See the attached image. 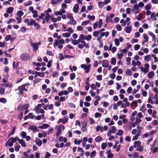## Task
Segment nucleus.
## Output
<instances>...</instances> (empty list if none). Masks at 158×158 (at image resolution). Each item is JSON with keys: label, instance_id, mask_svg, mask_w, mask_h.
<instances>
[{"label": "nucleus", "instance_id": "obj_1", "mask_svg": "<svg viewBox=\"0 0 158 158\" xmlns=\"http://www.w3.org/2000/svg\"><path fill=\"white\" fill-rule=\"evenodd\" d=\"M18 139V137L17 136L15 138L11 137L8 140L6 143V146L9 148L12 147L13 143H15L16 141Z\"/></svg>", "mask_w": 158, "mask_h": 158}, {"label": "nucleus", "instance_id": "obj_2", "mask_svg": "<svg viewBox=\"0 0 158 158\" xmlns=\"http://www.w3.org/2000/svg\"><path fill=\"white\" fill-rule=\"evenodd\" d=\"M133 147L136 148V150L138 151L142 152L143 150V147L141 145V142L139 140L134 142Z\"/></svg>", "mask_w": 158, "mask_h": 158}, {"label": "nucleus", "instance_id": "obj_3", "mask_svg": "<svg viewBox=\"0 0 158 158\" xmlns=\"http://www.w3.org/2000/svg\"><path fill=\"white\" fill-rule=\"evenodd\" d=\"M142 127L139 126H138L137 127V133L132 138L133 140H136L138 139V137L140 136L142 132Z\"/></svg>", "mask_w": 158, "mask_h": 158}, {"label": "nucleus", "instance_id": "obj_4", "mask_svg": "<svg viewBox=\"0 0 158 158\" xmlns=\"http://www.w3.org/2000/svg\"><path fill=\"white\" fill-rule=\"evenodd\" d=\"M30 45L32 47L33 50L35 52H36L39 48V46L41 45V43L40 42H32L31 41L30 42Z\"/></svg>", "mask_w": 158, "mask_h": 158}, {"label": "nucleus", "instance_id": "obj_5", "mask_svg": "<svg viewBox=\"0 0 158 158\" xmlns=\"http://www.w3.org/2000/svg\"><path fill=\"white\" fill-rule=\"evenodd\" d=\"M91 66L90 64L86 65L85 64H82L81 65V67L84 69L86 73H87L90 71Z\"/></svg>", "mask_w": 158, "mask_h": 158}, {"label": "nucleus", "instance_id": "obj_6", "mask_svg": "<svg viewBox=\"0 0 158 158\" xmlns=\"http://www.w3.org/2000/svg\"><path fill=\"white\" fill-rule=\"evenodd\" d=\"M103 24L102 19H101L99 20L98 22H96L93 24L94 29H96L98 27V28H100Z\"/></svg>", "mask_w": 158, "mask_h": 158}, {"label": "nucleus", "instance_id": "obj_7", "mask_svg": "<svg viewBox=\"0 0 158 158\" xmlns=\"http://www.w3.org/2000/svg\"><path fill=\"white\" fill-rule=\"evenodd\" d=\"M116 128L115 126H111L107 132V136H109L112 133L114 134L116 132Z\"/></svg>", "mask_w": 158, "mask_h": 158}, {"label": "nucleus", "instance_id": "obj_8", "mask_svg": "<svg viewBox=\"0 0 158 158\" xmlns=\"http://www.w3.org/2000/svg\"><path fill=\"white\" fill-rule=\"evenodd\" d=\"M33 25L35 27L36 29H40V25H39L33 19H30V26Z\"/></svg>", "mask_w": 158, "mask_h": 158}, {"label": "nucleus", "instance_id": "obj_9", "mask_svg": "<svg viewBox=\"0 0 158 158\" xmlns=\"http://www.w3.org/2000/svg\"><path fill=\"white\" fill-rule=\"evenodd\" d=\"M144 67H140V69L141 71L145 73H146L149 72L148 69L149 67V65L148 63H146L144 64Z\"/></svg>", "mask_w": 158, "mask_h": 158}, {"label": "nucleus", "instance_id": "obj_10", "mask_svg": "<svg viewBox=\"0 0 158 158\" xmlns=\"http://www.w3.org/2000/svg\"><path fill=\"white\" fill-rule=\"evenodd\" d=\"M21 60L27 61L30 59V56L28 54L23 53L20 56Z\"/></svg>", "mask_w": 158, "mask_h": 158}, {"label": "nucleus", "instance_id": "obj_11", "mask_svg": "<svg viewBox=\"0 0 158 158\" xmlns=\"http://www.w3.org/2000/svg\"><path fill=\"white\" fill-rule=\"evenodd\" d=\"M69 118L67 116L64 117L63 118H60L57 122V123L59 124L60 123L63 124H65L68 122Z\"/></svg>", "mask_w": 158, "mask_h": 158}, {"label": "nucleus", "instance_id": "obj_12", "mask_svg": "<svg viewBox=\"0 0 158 158\" xmlns=\"http://www.w3.org/2000/svg\"><path fill=\"white\" fill-rule=\"evenodd\" d=\"M26 85H23L18 87V89L19 91V95H22L23 94V92L27 91V89L25 88Z\"/></svg>", "mask_w": 158, "mask_h": 158}, {"label": "nucleus", "instance_id": "obj_13", "mask_svg": "<svg viewBox=\"0 0 158 158\" xmlns=\"http://www.w3.org/2000/svg\"><path fill=\"white\" fill-rule=\"evenodd\" d=\"M102 65L104 68H108L109 65V61L108 60H104L102 61Z\"/></svg>", "mask_w": 158, "mask_h": 158}, {"label": "nucleus", "instance_id": "obj_14", "mask_svg": "<svg viewBox=\"0 0 158 158\" xmlns=\"http://www.w3.org/2000/svg\"><path fill=\"white\" fill-rule=\"evenodd\" d=\"M65 41L63 39H61L59 40H56L53 43V45L54 47H56L58 44H63L64 43Z\"/></svg>", "mask_w": 158, "mask_h": 158}, {"label": "nucleus", "instance_id": "obj_15", "mask_svg": "<svg viewBox=\"0 0 158 158\" xmlns=\"http://www.w3.org/2000/svg\"><path fill=\"white\" fill-rule=\"evenodd\" d=\"M125 31L127 33L130 34L132 31V27L131 26H127L124 28Z\"/></svg>", "mask_w": 158, "mask_h": 158}, {"label": "nucleus", "instance_id": "obj_16", "mask_svg": "<svg viewBox=\"0 0 158 158\" xmlns=\"http://www.w3.org/2000/svg\"><path fill=\"white\" fill-rule=\"evenodd\" d=\"M35 77H36L38 76L43 77H44L45 75L43 73H40L36 71L35 72Z\"/></svg>", "mask_w": 158, "mask_h": 158}, {"label": "nucleus", "instance_id": "obj_17", "mask_svg": "<svg viewBox=\"0 0 158 158\" xmlns=\"http://www.w3.org/2000/svg\"><path fill=\"white\" fill-rule=\"evenodd\" d=\"M77 151L79 152V155L81 156H83L84 155V151L83 149L81 148H77Z\"/></svg>", "mask_w": 158, "mask_h": 158}, {"label": "nucleus", "instance_id": "obj_18", "mask_svg": "<svg viewBox=\"0 0 158 158\" xmlns=\"http://www.w3.org/2000/svg\"><path fill=\"white\" fill-rule=\"evenodd\" d=\"M55 129L57 130V132L56 133V136L57 137L59 136L61 133V130L58 127V125H56L55 126Z\"/></svg>", "mask_w": 158, "mask_h": 158}, {"label": "nucleus", "instance_id": "obj_19", "mask_svg": "<svg viewBox=\"0 0 158 158\" xmlns=\"http://www.w3.org/2000/svg\"><path fill=\"white\" fill-rule=\"evenodd\" d=\"M49 125L48 124H43L41 126H39L38 127L40 129H45L49 127Z\"/></svg>", "mask_w": 158, "mask_h": 158}, {"label": "nucleus", "instance_id": "obj_20", "mask_svg": "<svg viewBox=\"0 0 158 158\" xmlns=\"http://www.w3.org/2000/svg\"><path fill=\"white\" fill-rule=\"evenodd\" d=\"M44 13L45 14V19H46V21L48 22L49 21L51 16L48 13H47L46 11H44Z\"/></svg>", "mask_w": 158, "mask_h": 158}, {"label": "nucleus", "instance_id": "obj_21", "mask_svg": "<svg viewBox=\"0 0 158 158\" xmlns=\"http://www.w3.org/2000/svg\"><path fill=\"white\" fill-rule=\"evenodd\" d=\"M148 33L149 35L151 36L152 38V40L155 42L156 41V38L155 35L151 31H149Z\"/></svg>", "mask_w": 158, "mask_h": 158}, {"label": "nucleus", "instance_id": "obj_22", "mask_svg": "<svg viewBox=\"0 0 158 158\" xmlns=\"http://www.w3.org/2000/svg\"><path fill=\"white\" fill-rule=\"evenodd\" d=\"M69 94V92L67 90H64V91H60L58 93V95L59 96H61L63 95H67Z\"/></svg>", "mask_w": 158, "mask_h": 158}, {"label": "nucleus", "instance_id": "obj_23", "mask_svg": "<svg viewBox=\"0 0 158 158\" xmlns=\"http://www.w3.org/2000/svg\"><path fill=\"white\" fill-rule=\"evenodd\" d=\"M17 140H18V142L22 146L24 147H26V145L23 139H19L18 138V139H17Z\"/></svg>", "mask_w": 158, "mask_h": 158}, {"label": "nucleus", "instance_id": "obj_24", "mask_svg": "<svg viewBox=\"0 0 158 158\" xmlns=\"http://www.w3.org/2000/svg\"><path fill=\"white\" fill-rule=\"evenodd\" d=\"M139 8L137 4H136L134 6V8L135 10V14H137L140 11V10L139 9Z\"/></svg>", "mask_w": 158, "mask_h": 158}, {"label": "nucleus", "instance_id": "obj_25", "mask_svg": "<svg viewBox=\"0 0 158 158\" xmlns=\"http://www.w3.org/2000/svg\"><path fill=\"white\" fill-rule=\"evenodd\" d=\"M79 8V5L78 4H75L73 7V11L75 13H77L78 11V9Z\"/></svg>", "mask_w": 158, "mask_h": 158}, {"label": "nucleus", "instance_id": "obj_26", "mask_svg": "<svg viewBox=\"0 0 158 158\" xmlns=\"http://www.w3.org/2000/svg\"><path fill=\"white\" fill-rule=\"evenodd\" d=\"M29 129L31 130H34L35 131H38L39 129L37 128L34 125H31L30 126Z\"/></svg>", "mask_w": 158, "mask_h": 158}, {"label": "nucleus", "instance_id": "obj_27", "mask_svg": "<svg viewBox=\"0 0 158 158\" xmlns=\"http://www.w3.org/2000/svg\"><path fill=\"white\" fill-rule=\"evenodd\" d=\"M36 144L38 146H40L42 144L41 141L39 139L37 138L35 140Z\"/></svg>", "mask_w": 158, "mask_h": 158}, {"label": "nucleus", "instance_id": "obj_28", "mask_svg": "<svg viewBox=\"0 0 158 158\" xmlns=\"http://www.w3.org/2000/svg\"><path fill=\"white\" fill-rule=\"evenodd\" d=\"M107 158H113V157L114 155L112 153L110 152V150H109L107 152Z\"/></svg>", "mask_w": 158, "mask_h": 158}, {"label": "nucleus", "instance_id": "obj_29", "mask_svg": "<svg viewBox=\"0 0 158 158\" xmlns=\"http://www.w3.org/2000/svg\"><path fill=\"white\" fill-rule=\"evenodd\" d=\"M152 57V55H148L144 56V60L145 61L148 62L150 60Z\"/></svg>", "mask_w": 158, "mask_h": 158}, {"label": "nucleus", "instance_id": "obj_30", "mask_svg": "<svg viewBox=\"0 0 158 158\" xmlns=\"http://www.w3.org/2000/svg\"><path fill=\"white\" fill-rule=\"evenodd\" d=\"M109 35V32L108 31L106 32H101L100 35L101 37L105 36L106 37H107Z\"/></svg>", "mask_w": 158, "mask_h": 158}, {"label": "nucleus", "instance_id": "obj_31", "mask_svg": "<svg viewBox=\"0 0 158 158\" xmlns=\"http://www.w3.org/2000/svg\"><path fill=\"white\" fill-rule=\"evenodd\" d=\"M154 73L153 71H151L149 72L148 74V77L149 79H151L154 77Z\"/></svg>", "mask_w": 158, "mask_h": 158}, {"label": "nucleus", "instance_id": "obj_32", "mask_svg": "<svg viewBox=\"0 0 158 158\" xmlns=\"http://www.w3.org/2000/svg\"><path fill=\"white\" fill-rule=\"evenodd\" d=\"M32 13L33 14L32 15V17L33 18H35L37 17L38 16V11L36 10H34V11H32Z\"/></svg>", "mask_w": 158, "mask_h": 158}, {"label": "nucleus", "instance_id": "obj_33", "mask_svg": "<svg viewBox=\"0 0 158 158\" xmlns=\"http://www.w3.org/2000/svg\"><path fill=\"white\" fill-rule=\"evenodd\" d=\"M14 10V8L12 7H8L6 10V12L9 14L12 13Z\"/></svg>", "mask_w": 158, "mask_h": 158}, {"label": "nucleus", "instance_id": "obj_34", "mask_svg": "<svg viewBox=\"0 0 158 158\" xmlns=\"http://www.w3.org/2000/svg\"><path fill=\"white\" fill-rule=\"evenodd\" d=\"M152 96L150 95L149 98L147 102L148 103H150L152 105H153L154 103V102L152 101Z\"/></svg>", "mask_w": 158, "mask_h": 158}, {"label": "nucleus", "instance_id": "obj_35", "mask_svg": "<svg viewBox=\"0 0 158 158\" xmlns=\"http://www.w3.org/2000/svg\"><path fill=\"white\" fill-rule=\"evenodd\" d=\"M3 86L5 87L11 88L12 87V85L11 83L7 82V83L4 84Z\"/></svg>", "mask_w": 158, "mask_h": 158}, {"label": "nucleus", "instance_id": "obj_36", "mask_svg": "<svg viewBox=\"0 0 158 158\" xmlns=\"http://www.w3.org/2000/svg\"><path fill=\"white\" fill-rule=\"evenodd\" d=\"M71 35L70 33L69 32L63 33L62 34V36L64 37L69 38Z\"/></svg>", "mask_w": 158, "mask_h": 158}, {"label": "nucleus", "instance_id": "obj_37", "mask_svg": "<svg viewBox=\"0 0 158 158\" xmlns=\"http://www.w3.org/2000/svg\"><path fill=\"white\" fill-rule=\"evenodd\" d=\"M44 103H42L41 104H38L37 105V106L35 108L34 110H35V111H36L37 112V111L38 112L37 110L40 109L42 105H44Z\"/></svg>", "mask_w": 158, "mask_h": 158}, {"label": "nucleus", "instance_id": "obj_38", "mask_svg": "<svg viewBox=\"0 0 158 158\" xmlns=\"http://www.w3.org/2000/svg\"><path fill=\"white\" fill-rule=\"evenodd\" d=\"M116 59L115 58L113 57L111 58L110 60L111 64L112 65H114L116 63Z\"/></svg>", "mask_w": 158, "mask_h": 158}, {"label": "nucleus", "instance_id": "obj_39", "mask_svg": "<svg viewBox=\"0 0 158 158\" xmlns=\"http://www.w3.org/2000/svg\"><path fill=\"white\" fill-rule=\"evenodd\" d=\"M152 6V4L151 3H149L147 4L146 6H145L144 7V9L145 10H149L151 7Z\"/></svg>", "mask_w": 158, "mask_h": 158}, {"label": "nucleus", "instance_id": "obj_40", "mask_svg": "<svg viewBox=\"0 0 158 158\" xmlns=\"http://www.w3.org/2000/svg\"><path fill=\"white\" fill-rule=\"evenodd\" d=\"M156 13L155 12H152L151 15V19L152 20H155L156 19V18L155 17Z\"/></svg>", "mask_w": 158, "mask_h": 158}, {"label": "nucleus", "instance_id": "obj_41", "mask_svg": "<svg viewBox=\"0 0 158 158\" xmlns=\"http://www.w3.org/2000/svg\"><path fill=\"white\" fill-rule=\"evenodd\" d=\"M126 73L127 76H131L132 75V73L130 69H127L126 71Z\"/></svg>", "mask_w": 158, "mask_h": 158}, {"label": "nucleus", "instance_id": "obj_42", "mask_svg": "<svg viewBox=\"0 0 158 158\" xmlns=\"http://www.w3.org/2000/svg\"><path fill=\"white\" fill-rule=\"evenodd\" d=\"M123 102L126 103V105L127 106V107L129 106L130 103L128 102L127 99V98H125L123 100Z\"/></svg>", "mask_w": 158, "mask_h": 158}, {"label": "nucleus", "instance_id": "obj_43", "mask_svg": "<svg viewBox=\"0 0 158 158\" xmlns=\"http://www.w3.org/2000/svg\"><path fill=\"white\" fill-rule=\"evenodd\" d=\"M37 111L38 112H37L36 111H35V113L37 114H39L40 113L44 114V111L43 109H40L38 110Z\"/></svg>", "mask_w": 158, "mask_h": 158}, {"label": "nucleus", "instance_id": "obj_44", "mask_svg": "<svg viewBox=\"0 0 158 158\" xmlns=\"http://www.w3.org/2000/svg\"><path fill=\"white\" fill-rule=\"evenodd\" d=\"M143 36L144 39V42H148V38L147 35L144 33L143 35Z\"/></svg>", "mask_w": 158, "mask_h": 158}, {"label": "nucleus", "instance_id": "obj_45", "mask_svg": "<svg viewBox=\"0 0 158 158\" xmlns=\"http://www.w3.org/2000/svg\"><path fill=\"white\" fill-rule=\"evenodd\" d=\"M102 140V138L100 136H98L95 139V141L97 142H99Z\"/></svg>", "mask_w": 158, "mask_h": 158}, {"label": "nucleus", "instance_id": "obj_46", "mask_svg": "<svg viewBox=\"0 0 158 158\" xmlns=\"http://www.w3.org/2000/svg\"><path fill=\"white\" fill-rule=\"evenodd\" d=\"M96 154V152L95 150L92 151L90 155V157L91 158H93L95 156Z\"/></svg>", "mask_w": 158, "mask_h": 158}, {"label": "nucleus", "instance_id": "obj_47", "mask_svg": "<svg viewBox=\"0 0 158 158\" xmlns=\"http://www.w3.org/2000/svg\"><path fill=\"white\" fill-rule=\"evenodd\" d=\"M26 135L27 133L25 131H23L21 133V135L22 138L23 139L25 138V137L27 136Z\"/></svg>", "mask_w": 158, "mask_h": 158}, {"label": "nucleus", "instance_id": "obj_48", "mask_svg": "<svg viewBox=\"0 0 158 158\" xmlns=\"http://www.w3.org/2000/svg\"><path fill=\"white\" fill-rule=\"evenodd\" d=\"M24 22L28 26H30V20L28 19H25L24 20Z\"/></svg>", "mask_w": 158, "mask_h": 158}, {"label": "nucleus", "instance_id": "obj_49", "mask_svg": "<svg viewBox=\"0 0 158 158\" xmlns=\"http://www.w3.org/2000/svg\"><path fill=\"white\" fill-rule=\"evenodd\" d=\"M141 120L139 119L137 117L135 119V122L136 125H139L141 122Z\"/></svg>", "mask_w": 158, "mask_h": 158}, {"label": "nucleus", "instance_id": "obj_50", "mask_svg": "<svg viewBox=\"0 0 158 158\" xmlns=\"http://www.w3.org/2000/svg\"><path fill=\"white\" fill-rule=\"evenodd\" d=\"M32 3V2L31 1H28L24 3V5L25 6H28L31 5Z\"/></svg>", "mask_w": 158, "mask_h": 158}, {"label": "nucleus", "instance_id": "obj_51", "mask_svg": "<svg viewBox=\"0 0 158 158\" xmlns=\"http://www.w3.org/2000/svg\"><path fill=\"white\" fill-rule=\"evenodd\" d=\"M146 110L145 106L143 105L140 110L143 112H144Z\"/></svg>", "mask_w": 158, "mask_h": 158}, {"label": "nucleus", "instance_id": "obj_52", "mask_svg": "<svg viewBox=\"0 0 158 158\" xmlns=\"http://www.w3.org/2000/svg\"><path fill=\"white\" fill-rule=\"evenodd\" d=\"M70 79L73 80L75 77V75L74 73H72L70 75Z\"/></svg>", "mask_w": 158, "mask_h": 158}, {"label": "nucleus", "instance_id": "obj_53", "mask_svg": "<svg viewBox=\"0 0 158 158\" xmlns=\"http://www.w3.org/2000/svg\"><path fill=\"white\" fill-rule=\"evenodd\" d=\"M72 41V43L74 45H76L78 44V41L76 40H71Z\"/></svg>", "mask_w": 158, "mask_h": 158}, {"label": "nucleus", "instance_id": "obj_54", "mask_svg": "<svg viewBox=\"0 0 158 158\" xmlns=\"http://www.w3.org/2000/svg\"><path fill=\"white\" fill-rule=\"evenodd\" d=\"M17 15L18 16L21 17L23 15V13L22 11L20 10L17 12Z\"/></svg>", "mask_w": 158, "mask_h": 158}, {"label": "nucleus", "instance_id": "obj_55", "mask_svg": "<svg viewBox=\"0 0 158 158\" xmlns=\"http://www.w3.org/2000/svg\"><path fill=\"white\" fill-rule=\"evenodd\" d=\"M99 33V31H94L93 33V35L94 37H97L98 36Z\"/></svg>", "mask_w": 158, "mask_h": 158}, {"label": "nucleus", "instance_id": "obj_56", "mask_svg": "<svg viewBox=\"0 0 158 158\" xmlns=\"http://www.w3.org/2000/svg\"><path fill=\"white\" fill-rule=\"evenodd\" d=\"M61 25L62 26L61 27V29L64 32L66 31L67 30L66 27L64 25L63 23H62Z\"/></svg>", "mask_w": 158, "mask_h": 158}, {"label": "nucleus", "instance_id": "obj_57", "mask_svg": "<svg viewBox=\"0 0 158 158\" xmlns=\"http://www.w3.org/2000/svg\"><path fill=\"white\" fill-rule=\"evenodd\" d=\"M20 148V146L18 144L17 145L15 146V151L16 152H19Z\"/></svg>", "mask_w": 158, "mask_h": 158}, {"label": "nucleus", "instance_id": "obj_58", "mask_svg": "<svg viewBox=\"0 0 158 158\" xmlns=\"http://www.w3.org/2000/svg\"><path fill=\"white\" fill-rule=\"evenodd\" d=\"M102 114L98 113V112H96V113L94 114V117L95 118H100L102 116Z\"/></svg>", "mask_w": 158, "mask_h": 158}, {"label": "nucleus", "instance_id": "obj_59", "mask_svg": "<svg viewBox=\"0 0 158 158\" xmlns=\"http://www.w3.org/2000/svg\"><path fill=\"white\" fill-rule=\"evenodd\" d=\"M66 31L69 32V33H70V34L72 33H73L74 32V31L73 29L71 27H69L66 30Z\"/></svg>", "mask_w": 158, "mask_h": 158}, {"label": "nucleus", "instance_id": "obj_60", "mask_svg": "<svg viewBox=\"0 0 158 158\" xmlns=\"http://www.w3.org/2000/svg\"><path fill=\"white\" fill-rule=\"evenodd\" d=\"M70 22L72 23V24L73 25H75L77 23L76 21L74 19L73 17L70 19Z\"/></svg>", "mask_w": 158, "mask_h": 158}, {"label": "nucleus", "instance_id": "obj_61", "mask_svg": "<svg viewBox=\"0 0 158 158\" xmlns=\"http://www.w3.org/2000/svg\"><path fill=\"white\" fill-rule=\"evenodd\" d=\"M107 146V144L106 143H102L101 145V148L102 149H105Z\"/></svg>", "mask_w": 158, "mask_h": 158}, {"label": "nucleus", "instance_id": "obj_62", "mask_svg": "<svg viewBox=\"0 0 158 158\" xmlns=\"http://www.w3.org/2000/svg\"><path fill=\"white\" fill-rule=\"evenodd\" d=\"M119 40L118 39H116L114 40V42L115 44V45L117 46H118L119 45Z\"/></svg>", "mask_w": 158, "mask_h": 158}, {"label": "nucleus", "instance_id": "obj_63", "mask_svg": "<svg viewBox=\"0 0 158 158\" xmlns=\"http://www.w3.org/2000/svg\"><path fill=\"white\" fill-rule=\"evenodd\" d=\"M106 21L107 23H110L112 21L111 18L109 17L108 16H107L106 18Z\"/></svg>", "mask_w": 158, "mask_h": 158}, {"label": "nucleus", "instance_id": "obj_64", "mask_svg": "<svg viewBox=\"0 0 158 158\" xmlns=\"http://www.w3.org/2000/svg\"><path fill=\"white\" fill-rule=\"evenodd\" d=\"M132 156L133 157L138 158L139 155L137 152H135L132 154Z\"/></svg>", "mask_w": 158, "mask_h": 158}]
</instances>
